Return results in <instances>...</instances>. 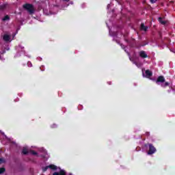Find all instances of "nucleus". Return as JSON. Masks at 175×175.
<instances>
[{
	"label": "nucleus",
	"instance_id": "nucleus-1",
	"mask_svg": "<svg viewBox=\"0 0 175 175\" xmlns=\"http://www.w3.org/2000/svg\"><path fill=\"white\" fill-rule=\"evenodd\" d=\"M165 77L159 76L156 80V84L159 85V83H161V87H162L163 88H166V87H168L170 83L169 82H165Z\"/></svg>",
	"mask_w": 175,
	"mask_h": 175
},
{
	"label": "nucleus",
	"instance_id": "nucleus-2",
	"mask_svg": "<svg viewBox=\"0 0 175 175\" xmlns=\"http://www.w3.org/2000/svg\"><path fill=\"white\" fill-rule=\"evenodd\" d=\"M23 9L25 10H27V12L30 14H33L35 12V8H33V5L30 4V3H25L23 5Z\"/></svg>",
	"mask_w": 175,
	"mask_h": 175
},
{
	"label": "nucleus",
	"instance_id": "nucleus-3",
	"mask_svg": "<svg viewBox=\"0 0 175 175\" xmlns=\"http://www.w3.org/2000/svg\"><path fill=\"white\" fill-rule=\"evenodd\" d=\"M145 147H149V150L148 151V155H152L157 152V148L154 147L152 144H146Z\"/></svg>",
	"mask_w": 175,
	"mask_h": 175
},
{
	"label": "nucleus",
	"instance_id": "nucleus-4",
	"mask_svg": "<svg viewBox=\"0 0 175 175\" xmlns=\"http://www.w3.org/2000/svg\"><path fill=\"white\" fill-rule=\"evenodd\" d=\"M139 57L141 58H148V55H147V53H146V51H139Z\"/></svg>",
	"mask_w": 175,
	"mask_h": 175
},
{
	"label": "nucleus",
	"instance_id": "nucleus-5",
	"mask_svg": "<svg viewBox=\"0 0 175 175\" xmlns=\"http://www.w3.org/2000/svg\"><path fill=\"white\" fill-rule=\"evenodd\" d=\"M3 40L5 41V42H10V36L8 35V34H5L3 36Z\"/></svg>",
	"mask_w": 175,
	"mask_h": 175
},
{
	"label": "nucleus",
	"instance_id": "nucleus-6",
	"mask_svg": "<svg viewBox=\"0 0 175 175\" xmlns=\"http://www.w3.org/2000/svg\"><path fill=\"white\" fill-rule=\"evenodd\" d=\"M141 31H144L146 32V31L148 29V27L144 25V23H141Z\"/></svg>",
	"mask_w": 175,
	"mask_h": 175
},
{
	"label": "nucleus",
	"instance_id": "nucleus-7",
	"mask_svg": "<svg viewBox=\"0 0 175 175\" xmlns=\"http://www.w3.org/2000/svg\"><path fill=\"white\" fill-rule=\"evenodd\" d=\"M53 175H66V172L61 170L59 172H54Z\"/></svg>",
	"mask_w": 175,
	"mask_h": 175
},
{
	"label": "nucleus",
	"instance_id": "nucleus-8",
	"mask_svg": "<svg viewBox=\"0 0 175 175\" xmlns=\"http://www.w3.org/2000/svg\"><path fill=\"white\" fill-rule=\"evenodd\" d=\"M145 74L146 75V77H151L152 76V72L150 70H146Z\"/></svg>",
	"mask_w": 175,
	"mask_h": 175
},
{
	"label": "nucleus",
	"instance_id": "nucleus-9",
	"mask_svg": "<svg viewBox=\"0 0 175 175\" xmlns=\"http://www.w3.org/2000/svg\"><path fill=\"white\" fill-rule=\"evenodd\" d=\"M158 21L160 23H161L162 24V25H165V24H166V21H163V18H162V17H159V18H158Z\"/></svg>",
	"mask_w": 175,
	"mask_h": 175
},
{
	"label": "nucleus",
	"instance_id": "nucleus-10",
	"mask_svg": "<svg viewBox=\"0 0 175 175\" xmlns=\"http://www.w3.org/2000/svg\"><path fill=\"white\" fill-rule=\"evenodd\" d=\"M49 169H51V170H57V165H54V164H51L49 165Z\"/></svg>",
	"mask_w": 175,
	"mask_h": 175
},
{
	"label": "nucleus",
	"instance_id": "nucleus-11",
	"mask_svg": "<svg viewBox=\"0 0 175 175\" xmlns=\"http://www.w3.org/2000/svg\"><path fill=\"white\" fill-rule=\"evenodd\" d=\"M9 20H10V16H9V15H5V16L2 18V21H9Z\"/></svg>",
	"mask_w": 175,
	"mask_h": 175
},
{
	"label": "nucleus",
	"instance_id": "nucleus-12",
	"mask_svg": "<svg viewBox=\"0 0 175 175\" xmlns=\"http://www.w3.org/2000/svg\"><path fill=\"white\" fill-rule=\"evenodd\" d=\"M22 154H23V155H27L28 154V149H27V148H23Z\"/></svg>",
	"mask_w": 175,
	"mask_h": 175
},
{
	"label": "nucleus",
	"instance_id": "nucleus-13",
	"mask_svg": "<svg viewBox=\"0 0 175 175\" xmlns=\"http://www.w3.org/2000/svg\"><path fill=\"white\" fill-rule=\"evenodd\" d=\"M6 171V169L5 167H0V174H3Z\"/></svg>",
	"mask_w": 175,
	"mask_h": 175
},
{
	"label": "nucleus",
	"instance_id": "nucleus-14",
	"mask_svg": "<svg viewBox=\"0 0 175 175\" xmlns=\"http://www.w3.org/2000/svg\"><path fill=\"white\" fill-rule=\"evenodd\" d=\"M48 169H49V165L48 166H46V167H44L43 168H42V172H47V170Z\"/></svg>",
	"mask_w": 175,
	"mask_h": 175
},
{
	"label": "nucleus",
	"instance_id": "nucleus-15",
	"mask_svg": "<svg viewBox=\"0 0 175 175\" xmlns=\"http://www.w3.org/2000/svg\"><path fill=\"white\" fill-rule=\"evenodd\" d=\"M4 9H6V5H0L1 10H3Z\"/></svg>",
	"mask_w": 175,
	"mask_h": 175
},
{
	"label": "nucleus",
	"instance_id": "nucleus-16",
	"mask_svg": "<svg viewBox=\"0 0 175 175\" xmlns=\"http://www.w3.org/2000/svg\"><path fill=\"white\" fill-rule=\"evenodd\" d=\"M30 152L32 155H37L38 152H36L35 150H31Z\"/></svg>",
	"mask_w": 175,
	"mask_h": 175
},
{
	"label": "nucleus",
	"instance_id": "nucleus-17",
	"mask_svg": "<svg viewBox=\"0 0 175 175\" xmlns=\"http://www.w3.org/2000/svg\"><path fill=\"white\" fill-rule=\"evenodd\" d=\"M5 159L0 158V163H5Z\"/></svg>",
	"mask_w": 175,
	"mask_h": 175
},
{
	"label": "nucleus",
	"instance_id": "nucleus-18",
	"mask_svg": "<svg viewBox=\"0 0 175 175\" xmlns=\"http://www.w3.org/2000/svg\"><path fill=\"white\" fill-rule=\"evenodd\" d=\"M150 1L151 2V3H155V1L154 0H150Z\"/></svg>",
	"mask_w": 175,
	"mask_h": 175
},
{
	"label": "nucleus",
	"instance_id": "nucleus-19",
	"mask_svg": "<svg viewBox=\"0 0 175 175\" xmlns=\"http://www.w3.org/2000/svg\"><path fill=\"white\" fill-rule=\"evenodd\" d=\"M146 136H150V132H146Z\"/></svg>",
	"mask_w": 175,
	"mask_h": 175
},
{
	"label": "nucleus",
	"instance_id": "nucleus-20",
	"mask_svg": "<svg viewBox=\"0 0 175 175\" xmlns=\"http://www.w3.org/2000/svg\"><path fill=\"white\" fill-rule=\"evenodd\" d=\"M64 2H69L70 0H63Z\"/></svg>",
	"mask_w": 175,
	"mask_h": 175
}]
</instances>
